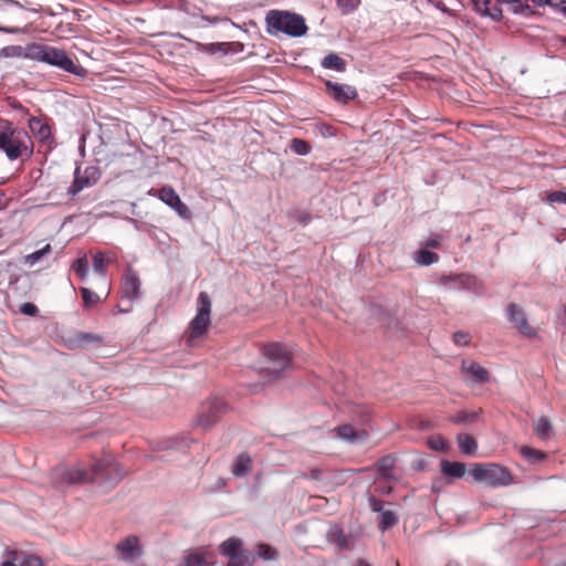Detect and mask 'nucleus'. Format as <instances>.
Returning a JSON list of instances; mask_svg holds the SVG:
<instances>
[{
	"label": "nucleus",
	"instance_id": "nucleus-31",
	"mask_svg": "<svg viewBox=\"0 0 566 566\" xmlns=\"http://www.w3.org/2000/svg\"><path fill=\"white\" fill-rule=\"evenodd\" d=\"M520 452L531 463H537L546 459V454L543 451L530 447H522Z\"/></svg>",
	"mask_w": 566,
	"mask_h": 566
},
{
	"label": "nucleus",
	"instance_id": "nucleus-12",
	"mask_svg": "<svg viewBox=\"0 0 566 566\" xmlns=\"http://www.w3.org/2000/svg\"><path fill=\"white\" fill-rule=\"evenodd\" d=\"M507 318L522 335L527 337L536 336V331L528 324L524 311L515 303L509 304Z\"/></svg>",
	"mask_w": 566,
	"mask_h": 566
},
{
	"label": "nucleus",
	"instance_id": "nucleus-44",
	"mask_svg": "<svg viewBox=\"0 0 566 566\" xmlns=\"http://www.w3.org/2000/svg\"><path fill=\"white\" fill-rule=\"evenodd\" d=\"M369 507L373 512L381 514L385 511V502L375 496L368 499Z\"/></svg>",
	"mask_w": 566,
	"mask_h": 566
},
{
	"label": "nucleus",
	"instance_id": "nucleus-64",
	"mask_svg": "<svg viewBox=\"0 0 566 566\" xmlns=\"http://www.w3.org/2000/svg\"><path fill=\"white\" fill-rule=\"evenodd\" d=\"M396 566H399V564L397 563Z\"/></svg>",
	"mask_w": 566,
	"mask_h": 566
},
{
	"label": "nucleus",
	"instance_id": "nucleus-20",
	"mask_svg": "<svg viewBox=\"0 0 566 566\" xmlns=\"http://www.w3.org/2000/svg\"><path fill=\"white\" fill-rule=\"evenodd\" d=\"M208 557H211V554L208 552H191L184 556L178 566H213L214 563L208 560Z\"/></svg>",
	"mask_w": 566,
	"mask_h": 566
},
{
	"label": "nucleus",
	"instance_id": "nucleus-60",
	"mask_svg": "<svg viewBox=\"0 0 566 566\" xmlns=\"http://www.w3.org/2000/svg\"><path fill=\"white\" fill-rule=\"evenodd\" d=\"M130 310H132L130 307H129V308H120V307H118V311H119L120 313H129V312H130Z\"/></svg>",
	"mask_w": 566,
	"mask_h": 566
},
{
	"label": "nucleus",
	"instance_id": "nucleus-57",
	"mask_svg": "<svg viewBox=\"0 0 566 566\" xmlns=\"http://www.w3.org/2000/svg\"><path fill=\"white\" fill-rule=\"evenodd\" d=\"M354 566H371V564L365 559H357Z\"/></svg>",
	"mask_w": 566,
	"mask_h": 566
},
{
	"label": "nucleus",
	"instance_id": "nucleus-22",
	"mask_svg": "<svg viewBox=\"0 0 566 566\" xmlns=\"http://www.w3.org/2000/svg\"><path fill=\"white\" fill-rule=\"evenodd\" d=\"M465 471L467 467L462 462H451L448 460L441 461V472L447 476H451L453 479H461L465 474Z\"/></svg>",
	"mask_w": 566,
	"mask_h": 566
},
{
	"label": "nucleus",
	"instance_id": "nucleus-10",
	"mask_svg": "<svg viewBox=\"0 0 566 566\" xmlns=\"http://www.w3.org/2000/svg\"><path fill=\"white\" fill-rule=\"evenodd\" d=\"M115 551L119 554L122 560L128 564L135 563L144 554L139 537L136 535H129L119 541Z\"/></svg>",
	"mask_w": 566,
	"mask_h": 566
},
{
	"label": "nucleus",
	"instance_id": "nucleus-36",
	"mask_svg": "<svg viewBox=\"0 0 566 566\" xmlns=\"http://www.w3.org/2000/svg\"><path fill=\"white\" fill-rule=\"evenodd\" d=\"M512 12L515 14L528 15L533 13L527 0H511Z\"/></svg>",
	"mask_w": 566,
	"mask_h": 566
},
{
	"label": "nucleus",
	"instance_id": "nucleus-62",
	"mask_svg": "<svg viewBox=\"0 0 566 566\" xmlns=\"http://www.w3.org/2000/svg\"><path fill=\"white\" fill-rule=\"evenodd\" d=\"M446 566H460V565L455 562H450Z\"/></svg>",
	"mask_w": 566,
	"mask_h": 566
},
{
	"label": "nucleus",
	"instance_id": "nucleus-4",
	"mask_svg": "<svg viewBox=\"0 0 566 566\" xmlns=\"http://www.w3.org/2000/svg\"><path fill=\"white\" fill-rule=\"evenodd\" d=\"M28 133L15 128L11 122L0 119V150H2L10 160H15L23 155L30 156L32 147Z\"/></svg>",
	"mask_w": 566,
	"mask_h": 566
},
{
	"label": "nucleus",
	"instance_id": "nucleus-15",
	"mask_svg": "<svg viewBox=\"0 0 566 566\" xmlns=\"http://www.w3.org/2000/svg\"><path fill=\"white\" fill-rule=\"evenodd\" d=\"M455 280L459 281V291H468L476 296L485 293L483 283L475 276L469 273L457 274Z\"/></svg>",
	"mask_w": 566,
	"mask_h": 566
},
{
	"label": "nucleus",
	"instance_id": "nucleus-42",
	"mask_svg": "<svg viewBox=\"0 0 566 566\" xmlns=\"http://www.w3.org/2000/svg\"><path fill=\"white\" fill-rule=\"evenodd\" d=\"M93 270L98 275L105 277V275H106V265H105V261H104V258H103L102 253H97V254H95L93 256Z\"/></svg>",
	"mask_w": 566,
	"mask_h": 566
},
{
	"label": "nucleus",
	"instance_id": "nucleus-41",
	"mask_svg": "<svg viewBox=\"0 0 566 566\" xmlns=\"http://www.w3.org/2000/svg\"><path fill=\"white\" fill-rule=\"evenodd\" d=\"M80 292L85 307L91 306L99 300L98 295L87 287H80Z\"/></svg>",
	"mask_w": 566,
	"mask_h": 566
},
{
	"label": "nucleus",
	"instance_id": "nucleus-37",
	"mask_svg": "<svg viewBox=\"0 0 566 566\" xmlns=\"http://www.w3.org/2000/svg\"><path fill=\"white\" fill-rule=\"evenodd\" d=\"M338 9L344 13L348 14L356 10L360 4V0H335Z\"/></svg>",
	"mask_w": 566,
	"mask_h": 566
},
{
	"label": "nucleus",
	"instance_id": "nucleus-30",
	"mask_svg": "<svg viewBox=\"0 0 566 566\" xmlns=\"http://www.w3.org/2000/svg\"><path fill=\"white\" fill-rule=\"evenodd\" d=\"M395 465V457L391 454L380 458L377 462V469L381 478H389L390 471Z\"/></svg>",
	"mask_w": 566,
	"mask_h": 566
},
{
	"label": "nucleus",
	"instance_id": "nucleus-21",
	"mask_svg": "<svg viewBox=\"0 0 566 566\" xmlns=\"http://www.w3.org/2000/svg\"><path fill=\"white\" fill-rule=\"evenodd\" d=\"M252 458L248 455L247 453H241L237 457L233 467H232V474L235 478H241L245 474H248L252 470Z\"/></svg>",
	"mask_w": 566,
	"mask_h": 566
},
{
	"label": "nucleus",
	"instance_id": "nucleus-8",
	"mask_svg": "<svg viewBox=\"0 0 566 566\" xmlns=\"http://www.w3.org/2000/svg\"><path fill=\"white\" fill-rule=\"evenodd\" d=\"M263 354L268 360L273 365L270 371L276 378L280 373L289 368L292 361L289 350L281 344L274 343L264 346Z\"/></svg>",
	"mask_w": 566,
	"mask_h": 566
},
{
	"label": "nucleus",
	"instance_id": "nucleus-55",
	"mask_svg": "<svg viewBox=\"0 0 566 566\" xmlns=\"http://www.w3.org/2000/svg\"><path fill=\"white\" fill-rule=\"evenodd\" d=\"M308 478H310V479H313V480H319V478H321V471H319V470H317V469H313V470H311V472H310V476H308Z\"/></svg>",
	"mask_w": 566,
	"mask_h": 566
},
{
	"label": "nucleus",
	"instance_id": "nucleus-5",
	"mask_svg": "<svg viewBox=\"0 0 566 566\" xmlns=\"http://www.w3.org/2000/svg\"><path fill=\"white\" fill-rule=\"evenodd\" d=\"M469 474L475 482L496 489L509 486L513 483V476L507 468L496 463H472Z\"/></svg>",
	"mask_w": 566,
	"mask_h": 566
},
{
	"label": "nucleus",
	"instance_id": "nucleus-26",
	"mask_svg": "<svg viewBox=\"0 0 566 566\" xmlns=\"http://www.w3.org/2000/svg\"><path fill=\"white\" fill-rule=\"evenodd\" d=\"M256 556L265 562H274L279 559L280 553L275 547L260 543L256 545Z\"/></svg>",
	"mask_w": 566,
	"mask_h": 566
},
{
	"label": "nucleus",
	"instance_id": "nucleus-52",
	"mask_svg": "<svg viewBox=\"0 0 566 566\" xmlns=\"http://www.w3.org/2000/svg\"><path fill=\"white\" fill-rule=\"evenodd\" d=\"M78 339L85 342H98L99 337L95 334L84 333L78 336Z\"/></svg>",
	"mask_w": 566,
	"mask_h": 566
},
{
	"label": "nucleus",
	"instance_id": "nucleus-51",
	"mask_svg": "<svg viewBox=\"0 0 566 566\" xmlns=\"http://www.w3.org/2000/svg\"><path fill=\"white\" fill-rule=\"evenodd\" d=\"M10 106L14 109L20 112L23 115H29V109L24 107L21 103L14 101L10 104Z\"/></svg>",
	"mask_w": 566,
	"mask_h": 566
},
{
	"label": "nucleus",
	"instance_id": "nucleus-3",
	"mask_svg": "<svg viewBox=\"0 0 566 566\" xmlns=\"http://www.w3.org/2000/svg\"><path fill=\"white\" fill-rule=\"evenodd\" d=\"M27 56L77 76H85L86 74L85 69L76 64L62 49L34 43L27 48Z\"/></svg>",
	"mask_w": 566,
	"mask_h": 566
},
{
	"label": "nucleus",
	"instance_id": "nucleus-43",
	"mask_svg": "<svg viewBox=\"0 0 566 566\" xmlns=\"http://www.w3.org/2000/svg\"><path fill=\"white\" fill-rule=\"evenodd\" d=\"M548 203H563L566 205V189L548 192L546 196Z\"/></svg>",
	"mask_w": 566,
	"mask_h": 566
},
{
	"label": "nucleus",
	"instance_id": "nucleus-2",
	"mask_svg": "<svg viewBox=\"0 0 566 566\" xmlns=\"http://www.w3.org/2000/svg\"><path fill=\"white\" fill-rule=\"evenodd\" d=\"M266 32L272 36L285 34L291 38L304 36L308 27L303 15L286 10H270L265 15Z\"/></svg>",
	"mask_w": 566,
	"mask_h": 566
},
{
	"label": "nucleus",
	"instance_id": "nucleus-11",
	"mask_svg": "<svg viewBox=\"0 0 566 566\" xmlns=\"http://www.w3.org/2000/svg\"><path fill=\"white\" fill-rule=\"evenodd\" d=\"M142 282L138 274L130 268L127 269L122 279V298L133 302L139 298Z\"/></svg>",
	"mask_w": 566,
	"mask_h": 566
},
{
	"label": "nucleus",
	"instance_id": "nucleus-63",
	"mask_svg": "<svg viewBox=\"0 0 566 566\" xmlns=\"http://www.w3.org/2000/svg\"><path fill=\"white\" fill-rule=\"evenodd\" d=\"M511 0H497L499 3H510Z\"/></svg>",
	"mask_w": 566,
	"mask_h": 566
},
{
	"label": "nucleus",
	"instance_id": "nucleus-1",
	"mask_svg": "<svg viewBox=\"0 0 566 566\" xmlns=\"http://www.w3.org/2000/svg\"><path fill=\"white\" fill-rule=\"evenodd\" d=\"M52 481L57 490L84 482H96L106 488H114L124 476L118 463L111 454L95 460L90 470L78 467H57L51 472Z\"/></svg>",
	"mask_w": 566,
	"mask_h": 566
},
{
	"label": "nucleus",
	"instance_id": "nucleus-58",
	"mask_svg": "<svg viewBox=\"0 0 566 566\" xmlns=\"http://www.w3.org/2000/svg\"><path fill=\"white\" fill-rule=\"evenodd\" d=\"M555 3L558 4L557 8H555L558 11H559L560 8H563V6H566L565 0H560L559 2H555Z\"/></svg>",
	"mask_w": 566,
	"mask_h": 566
},
{
	"label": "nucleus",
	"instance_id": "nucleus-6",
	"mask_svg": "<svg viewBox=\"0 0 566 566\" xmlns=\"http://www.w3.org/2000/svg\"><path fill=\"white\" fill-rule=\"evenodd\" d=\"M211 323V300L208 293L200 292L197 298V314L190 321L189 339L199 338L203 336Z\"/></svg>",
	"mask_w": 566,
	"mask_h": 566
},
{
	"label": "nucleus",
	"instance_id": "nucleus-34",
	"mask_svg": "<svg viewBox=\"0 0 566 566\" xmlns=\"http://www.w3.org/2000/svg\"><path fill=\"white\" fill-rule=\"evenodd\" d=\"M291 149L300 156H306L310 154L312 148H311V145L306 140H303L300 138H293L291 140Z\"/></svg>",
	"mask_w": 566,
	"mask_h": 566
},
{
	"label": "nucleus",
	"instance_id": "nucleus-61",
	"mask_svg": "<svg viewBox=\"0 0 566 566\" xmlns=\"http://www.w3.org/2000/svg\"><path fill=\"white\" fill-rule=\"evenodd\" d=\"M559 11L566 17V6H563V8H560Z\"/></svg>",
	"mask_w": 566,
	"mask_h": 566
},
{
	"label": "nucleus",
	"instance_id": "nucleus-48",
	"mask_svg": "<svg viewBox=\"0 0 566 566\" xmlns=\"http://www.w3.org/2000/svg\"><path fill=\"white\" fill-rule=\"evenodd\" d=\"M20 312L24 315L34 316L38 313V307L33 303H23Z\"/></svg>",
	"mask_w": 566,
	"mask_h": 566
},
{
	"label": "nucleus",
	"instance_id": "nucleus-24",
	"mask_svg": "<svg viewBox=\"0 0 566 566\" xmlns=\"http://www.w3.org/2000/svg\"><path fill=\"white\" fill-rule=\"evenodd\" d=\"M459 448L463 454L473 455L478 450V443L475 439L468 433H460L457 437Z\"/></svg>",
	"mask_w": 566,
	"mask_h": 566
},
{
	"label": "nucleus",
	"instance_id": "nucleus-40",
	"mask_svg": "<svg viewBox=\"0 0 566 566\" xmlns=\"http://www.w3.org/2000/svg\"><path fill=\"white\" fill-rule=\"evenodd\" d=\"M457 274L441 275L439 279L440 284L447 290L459 291V281L455 280Z\"/></svg>",
	"mask_w": 566,
	"mask_h": 566
},
{
	"label": "nucleus",
	"instance_id": "nucleus-16",
	"mask_svg": "<svg viewBox=\"0 0 566 566\" xmlns=\"http://www.w3.org/2000/svg\"><path fill=\"white\" fill-rule=\"evenodd\" d=\"M337 438L350 444L364 442L367 439L365 430H355L350 424H343L334 429Z\"/></svg>",
	"mask_w": 566,
	"mask_h": 566
},
{
	"label": "nucleus",
	"instance_id": "nucleus-17",
	"mask_svg": "<svg viewBox=\"0 0 566 566\" xmlns=\"http://www.w3.org/2000/svg\"><path fill=\"white\" fill-rule=\"evenodd\" d=\"M29 128L33 136L43 144L52 142V133L49 124L40 117H31L29 119Z\"/></svg>",
	"mask_w": 566,
	"mask_h": 566
},
{
	"label": "nucleus",
	"instance_id": "nucleus-33",
	"mask_svg": "<svg viewBox=\"0 0 566 566\" xmlns=\"http://www.w3.org/2000/svg\"><path fill=\"white\" fill-rule=\"evenodd\" d=\"M51 245L48 243L42 249L36 250L25 256V263L30 266L36 264L44 255L51 252Z\"/></svg>",
	"mask_w": 566,
	"mask_h": 566
},
{
	"label": "nucleus",
	"instance_id": "nucleus-18",
	"mask_svg": "<svg viewBox=\"0 0 566 566\" xmlns=\"http://www.w3.org/2000/svg\"><path fill=\"white\" fill-rule=\"evenodd\" d=\"M219 552L222 556H226L229 559L239 557V555L245 554L243 549V541L239 537L232 536L220 544Z\"/></svg>",
	"mask_w": 566,
	"mask_h": 566
},
{
	"label": "nucleus",
	"instance_id": "nucleus-13",
	"mask_svg": "<svg viewBox=\"0 0 566 566\" xmlns=\"http://www.w3.org/2000/svg\"><path fill=\"white\" fill-rule=\"evenodd\" d=\"M158 198L172 208L180 217L188 218L190 212L186 203H184L178 193L171 187H164L158 192Z\"/></svg>",
	"mask_w": 566,
	"mask_h": 566
},
{
	"label": "nucleus",
	"instance_id": "nucleus-54",
	"mask_svg": "<svg viewBox=\"0 0 566 566\" xmlns=\"http://www.w3.org/2000/svg\"><path fill=\"white\" fill-rule=\"evenodd\" d=\"M0 31L8 34H17L20 32L19 28L0 27Z\"/></svg>",
	"mask_w": 566,
	"mask_h": 566
},
{
	"label": "nucleus",
	"instance_id": "nucleus-53",
	"mask_svg": "<svg viewBox=\"0 0 566 566\" xmlns=\"http://www.w3.org/2000/svg\"><path fill=\"white\" fill-rule=\"evenodd\" d=\"M532 1L537 7L548 6L552 8H557V6H558L553 0H532Z\"/></svg>",
	"mask_w": 566,
	"mask_h": 566
},
{
	"label": "nucleus",
	"instance_id": "nucleus-49",
	"mask_svg": "<svg viewBox=\"0 0 566 566\" xmlns=\"http://www.w3.org/2000/svg\"><path fill=\"white\" fill-rule=\"evenodd\" d=\"M483 3H484V6L486 7L485 12H484L485 14H488L489 17H491L493 20H499V19H501V17H502V10H501L500 8L495 7V8L493 9V11H492V12H490V11H488V6L491 3V1H490V0H483Z\"/></svg>",
	"mask_w": 566,
	"mask_h": 566
},
{
	"label": "nucleus",
	"instance_id": "nucleus-56",
	"mask_svg": "<svg viewBox=\"0 0 566 566\" xmlns=\"http://www.w3.org/2000/svg\"><path fill=\"white\" fill-rule=\"evenodd\" d=\"M4 3L8 6H13L18 8H22V4L17 0H4Z\"/></svg>",
	"mask_w": 566,
	"mask_h": 566
},
{
	"label": "nucleus",
	"instance_id": "nucleus-14",
	"mask_svg": "<svg viewBox=\"0 0 566 566\" xmlns=\"http://www.w3.org/2000/svg\"><path fill=\"white\" fill-rule=\"evenodd\" d=\"M325 86L329 96L342 104H346L347 102L356 98L357 96V91L352 85L338 84L332 81H327L325 83Z\"/></svg>",
	"mask_w": 566,
	"mask_h": 566
},
{
	"label": "nucleus",
	"instance_id": "nucleus-35",
	"mask_svg": "<svg viewBox=\"0 0 566 566\" xmlns=\"http://www.w3.org/2000/svg\"><path fill=\"white\" fill-rule=\"evenodd\" d=\"M255 556L250 553H245L243 555H239V557H234L230 559L226 566H254Z\"/></svg>",
	"mask_w": 566,
	"mask_h": 566
},
{
	"label": "nucleus",
	"instance_id": "nucleus-32",
	"mask_svg": "<svg viewBox=\"0 0 566 566\" xmlns=\"http://www.w3.org/2000/svg\"><path fill=\"white\" fill-rule=\"evenodd\" d=\"M80 280L85 281L88 275V262L86 256L78 258L72 265Z\"/></svg>",
	"mask_w": 566,
	"mask_h": 566
},
{
	"label": "nucleus",
	"instance_id": "nucleus-47",
	"mask_svg": "<svg viewBox=\"0 0 566 566\" xmlns=\"http://www.w3.org/2000/svg\"><path fill=\"white\" fill-rule=\"evenodd\" d=\"M19 553L17 551H7V559H4L0 566H17Z\"/></svg>",
	"mask_w": 566,
	"mask_h": 566
},
{
	"label": "nucleus",
	"instance_id": "nucleus-29",
	"mask_svg": "<svg viewBox=\"0 0 566 566\" xmlns=\"http://www.w3.org/2000/svg\"><path fill=\"white\" fill-rule=\"evenodd\" d=\"M415 261L421 266H429L439 261V255L428 250H419L416 254Z\"/></svg>",
	"mask_w": 566,
	"mask_h": 566
},
{
	"label": "nucleus",
	"instance_id": "nucleus-9",
	"mask_svg": "<svg viewBox=\"0 0 566 566\" xmlns=\"http://www.w3.org/2000/svg\"><path fill=\"white\" fill-rule=\"evenodd\" d=\"M99 177L101 172L95 166L86 167L83 175L81 174L80 167H76L74 180L67 189V195L72 197L76 196L83 189L94 186L99 180Z\"/></svg>",
	"mask_w": 566,
	"mask_h": 566
},
{
	"label": "nucleus",
	"instance_id": "nucleus-50",
	"mask_svg": "<svg viewBox=\"0 0 566 566\" xmlns=\"http://www.w3.org/2000/svg\"><path fill=\"white\" fill-rule=\"evenodd\" d=\"M442 238L440 235H433L424 241V245L430 249L438 248Z\"/></svg>",
	"mask_w": 566,
	"mask_h": 566
},
{
	"label": "nucleus",
	"instance_id": "nucleus-27",
	"mask_svg": "<svg viewBox=\"0 0 566 566\" xmlns=\"http://www.w3.org/2000/svg\"><path fill=\"white\" fill-rule=\"evenodd\" d=\"M397 523H398V516H397L396 512H394L391 510H385L380 514V521L378 523V528L384 532L386 530L394 527Z\"/></svg>",
	"mask_w": 566,
	"mask_h": 566
},
{
	"label": "nucleus",
	"instance_id": "nucleus-46",
	"mask_svg": "<svg viewBox=\"0 0 566 566\" xmlns=\"http://www.w3.org/2000/svg\"><path fill=\"white\" fill-rule=\"evenodd\" d=\"M453 340L457 345L465 346L470 343V335L465 332H455L453 334Z\"/></svg>",
	"mask_w": 566,
	"mask_h": 566
},
{
	"label": "nucleus",
	"instance_id": "nucleus-45",
	"mask_svg": "<svg viewBox=\"0 0 566 566\" xmlns=\"http://www.w3.org/2000/svg\"><path fill=\"white\" fill-rule=\"evenodd\" d=\"M20 566H43V562L38 556L25 555L20 562Z\"/></svg>",
	"mask_w": 566,
	"mask_h": 566
},
{
	"label": "nucleus",
	"instance_id": "nucleus-59",
	"mask_svg": "<svg viewBox=\"0 0 566 566\" xmlns=\"http://www.w3.org/2000/svg\"><path fill=\"white\" fill-rule=\"evenodd\" d=\"M4 208L3 195L0 192V210Z\"/></svg>",
	"mask_w": 566,
	"mask_h": 566
},
{
	"label": "nucleus",
	"instance_id": "nucleus-7",
	"mask_svg": "<svg viewBox=\"0 0 566 566\" xmlns=\"http://www.w3.org/2000/svg\"><path fill=\"white\" fill-rule=\"evenodd\" d=\"M227 405L219 398L207 400L197 417V426L203 430L210 429L219 420L220 416L226 411Z\"/></svg>",
	"mask_w": 566,
	"mask_h": 566
},
{
	"label": "nucleus",
	"instance_id": "nucleus-28",
	"mask_svg": "<svg viewBox=\"0 0 566 566\" xmlns=\"http://www.w3.org/2000/svg\"><path fill=\"white\" fill-rule=\"evenodd\" d=\"M552 423L545 416L541 417L534 424V432L541 439H547L552 432Z\"/></svg>",
	"mask_w": 566,
	"mask_h": 566
},
{
	"label": "nucleus",
	"instance_id": "nucleus-23",
	"mask_svg": "<svg viewBox=\"0 0 566 566\" xmlns=\"http://www.w3.org/2000/svg\"><path fill=\"white\" fill-rule=\"evenodd\" d=\"M327 541L335 544L338 548L348 549L349 538L344 534L343 530L338 526H333L327 532Z\"/></svg>",
	"mask_w": 566,
	"mask_h": 566
},
{
	"label": "nucleus",
	"instance_id": "nucleus-25",
	"mask_svg": "<svg viewBox=\"0 0 566 566\" xmlns=\"http://www.w3.org/2000/svg\"><path fill=\"white\" fill-rule=\"evenodd\" d=\"M323 69L344 72L346 70L345 61L336 53L327 54L321 62Z\"/></svg>",
	"mask_w": 566,
	"mask_h": 566
},
{
	"label": "nucleus",
	"instance_id": "nucleus-19",
	"mask_svg": "<svg viewBox=\"0 0 566 566\" xmlns=\"http://www.w3.org/2000/svg\"><path fill=\"white\" fill-rule=\"evenodd\" d=\"M462 371L468 375L473 382L476 384H485L489 381V371L476 363H471L470 365L462 364Z\"/></svg>",
	"mask_w": 566,
	"mask_h": 566
},
{
	"label": "nucleus",
	"instance_id": "nucleus-38",
	"mask_svg": "<svg viewBox=\"0 0 566 566\" xmlns=\"http://www.w3.org/2000/svg\"><path fill=\"white\" fill-rule=\"evenodd\" d=\"M478 415V411H460L452 417V421L455 423L473 422Z\"/></svg>",
	"mask_w": 566,
	"mask_h": 566
},
{
	"label": "nucleus",
	"instance_id": "nucleus-39",
	"mask_svg": "<svg viewBox=\"0 0 566 566\" xmlns=\"http://www.w3.org/2000/svg\"><path fill=\"white\" fill-rule=\"evenodd\" d=\"M428 446L434 451H446L448 449V443L440 434L430 437Z\"/></svg>",
	"mask_w": 566,
	"mask_h": 566
}]
</instances>
